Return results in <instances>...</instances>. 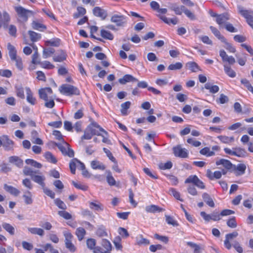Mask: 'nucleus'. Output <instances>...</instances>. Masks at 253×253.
Listing matches in <instances>:
<instances>
[{"instance_id": "20e7f679", "label": "nucleus", "mask_w": 253, "mask_h": 253, "mask_svg": "<svg viewBox=\"0 0 253 253\" xmlns=\"http://www.w3.org/2000/svg\"><path fill=\"white\" fill-rule=\"evenodd\" d=\"M55 145L64 156H68L70 158L74 157V151L71 148L70 145L68 143L63 141V143H55Z\"/></svg>"}, {"instance_id": "a211bd4d", "label": "nucleus", "mask_w": 253, "mask_h": 253, "mask_svg": "<svg viewBox=\"0 0 253 253\" xmlns=\"http://www.w3.org/2000/svg\"><path fill=\"white\" fill-rule=\"evenodd\" d=\"M9 20V15L6 11H4L2 15L0 12V28L6 26Z\"/></svg>"}, {"instance_id": "c756f323", "label": "nucleus", "mask_w": 253, "mask_h": 253, "mask_svg": "<svg viewBox=\"0 0 253 253\" xmlns=\"http://www.w3.org/2000/svg\"><path fill=\"white\" fill-rule=\"evenodd\" d=\"M26 91L27 94V100L31 105H35L36 100L35 98L33 97V93L29 87L26 88Z\"/></svg>"}, {"instance_id": "393cba45", "label": "nucleus", "mask_w": 253, "mask_h": 253, "mask_svg": "<svg viewBox=\"0 0 253 253\" xmlns=\"http://www.w3.org/2000/svg\"><path fill=\"white\" fill-rule=\"evenodd\" d=\"M202 198L208 206L211 208H213L214 207V203L209 194L204 193L202 195Z\"/></svg>"}, {"instance_id": "a878e982", "label": "nucleus", "mask_w": 253, "mask_h": 253, "mask_svg": "<svg viewBox=\"0 0 253 253\" xmlns=\"http://www.w3.org/2000/svg\"><path fill=\"white\" fill-rule=\"evenodd\" d=\"M237 8L239 13L244 17H245L247 21L249 20L250 17H252V16L250 14L249 11L245 9L244 7L241 5H238L237 6Z\"/></svg>"}, {"instance_id": "6e6552de", "label": "nucleus", "mask_w": 253, "mask_h": 253, "mask_svg": "<svg viewBox=\"0 0 253 253\" xmlns=\"http://www.w3.org/2000/svg\"><path fill=\"white\" fill-rule=\"evenodd\" d=\"M246 166L244 164H239L237 166L233 165L232 170L236 176H240L245 173Z\"/></svg>"}, {"instance_id": "6e6d98bb", "label": "nucleus", "mask_w": 253, "mask_h": 253, "mask_svg": "<svg viewBox=\"0 0 253 253\" xmlns=\"http://www.w3.org/2000/svg\"><path fill=\"white\" fill-rule=\"evenodd\" d=\"M187 245L194 249V253H201V248L198 245L190 242H188Z\"/></svg>"}, {"instance_id": "39448f33", "label": "nucleus", "mask_w": 253, "mask_h": 253, "mask_svg": "<svg viewBox=\"0 0 253 253\" xmlns=\"http://www.w3.org/2000/svg\"><path fill=\"white\" fill-rule=\"evenodd\" d=\"M185 183H193L198 188L204 189L205 188L204 183L196 175H190L185 181Z\"/></svg>"}, {"instance_id": "f257e3e1", "label": "nucleus", "mask_w": 253, "mask_h": 253, "mask_svg": "<svg viewBox=\"0 0 253 253\" xmlns=\"http://www.w3.org/2000/svg\"><path fill=\"white\" fill-rule=\"evenodd\" d=\"M100 131L103 132L106 135L107 132L95 122L91 123L85 129L82 139H90L93 135H101Z\"/></svg>"}, {"instance_id": "de8ad7c7", "label": "nucleus", "mask_w": 253, "mask_h": 253, "mask_svg": "<svg viewBox=\"0 0 253 253\" xmlns=\"http://www.w3.org/2000/svg\"><path fill=\"white\" fill-rule=\"evenodd\" d=\"M107 182L110 186H114L116 185V180L112 175L110 171H107V175L106 176Z\"/></svg>"}, {"instance_id": "864d4df0", "label": "nucleus", "mask_w": 253, "mask_h": 253, "mask_svg": "<svg viewBox=\"0 0 253 253\" xmlns=\"http://www.w3.org/2000/svg\"><path fill=\"white\" fill-rule=\"evenodd\" d=\"M78 160L77 159H73L70 162L69 164V167L71 170V172L73 174H75L76 172V165L78 164Z\"/></svg>"}, {"instance_id": "aec40b11", "label": "nucleus", "mask_w": 253, "mask_h": 253, "mask_svg": "<svg viewBox=\"0 0 253 253\" xmlns=\"http://www.w3.org/2000/svg\"><path fill=\"white\" fill-rule=\"evenodd\" d=\"M3 188L6 191L15 196H17L20 193L19 190L12 186L8 185L6 184H4Z\"/></svg>"}, {"instance_id": "ddd939ff", "label": "nucleus", "mask_w": 253, "mask_h": 253, "mask_svg": "<svg viewBox=\"0 0 253 253\" xmlns=\"http://www.w3.org/2000/svg\"><path fill=\"white\" fill-rule=\"evenodd\" d=\"M230 19V15L227 13H224L221 14L217 15L216 18V23L221 27L222 25H225L226 23H227V21Z\"/></svg>"}, {"instance_id": "c9c22d12", "label": "nucleus", "mask_w": 253, "mask_h": 253, "mask_svg": "<svg viewBox=\"0 0 253 253\" xmlns=\"http://www.w3.org/2000/svg\"><path fill=\"white\" fill-rule=\"evenodd\" d=\"M23 172L24 175L27 176H30L32 178L35 174L39 173V171H34L31 168L28 167H25L23 170Z\"/></svg>"}, {"instance_id": "0eeeda50", "label": "nucleus", "mask_w": 253, "mask_h": 253, "mask_svg": "<svg viewBox=\"0 0 253 253\" xmlns=\"http://www.w3.org/2000/svg\"><path fill=\"white\" fill-rule=\"evenodd\" d=\"M174 155L176 157L185 158L188 157V152L186 149L182 148L180 145L173 148Z\"/></svg>"}, {"instance_id": "c85d7f7f", "label": "nucleus", "mask_w": 253, "mask_h": 253, "mask_svg": "<svg viewBox=\"0 0 253 253\" xmlns=\"http://www.w3.org/2000/svg\"><path fill=\"white\" fill-rule=\"evenodd\" d=\"M31 24L33 29L34 30L43 31L46 29V27L44 25L37 21H33Z\"/></svg>"}, {"instance_id": "473e14b6", "label": "nucleus", "mask_w": 253, "mask_h": 253, "mask_svg": "<svg viewBox=\"0 0 253 253\" xmlns=\"http://www.w3.org/2000/svg\"><path fill=\"white\" fill-rule=\"evenodd\" d=\"M217 138L225 144H229L234 141V136L228 137L225 135H220L217 137Z\"/></svg>"}, {"instance_id": "4c0bfd02", "label": "nucleus", "mask_w": 253, "mask_h": 253, "mask_svg": "<svg viewBox=\"0 0 253 253\" xmlns=\"http://www.w3.org/2000/svg\"><path fill=\"white\" fill-rule=\"evenodd\" d=\"M28 34L29 35L31 40L33 42H37L41 38V34L36 33L34 31H29Z\"/></svg>"}, {"instance_id": "a18cd8bd", "label": "nucleus", "mask_w": 253, "mask_h": 253, "mask_svg": "<svg viewBox=\"0 0 253 253\" xmlns=\"http://www.w3.org/2000/svg\"><path fill=\"white\" fill-rule=\"evenodd\" d=\"M136 244L138 245H148L150 244V241L148 239L144 238L142 235H140L136 238Z\"/></svg>"}, {"instance_id": "c03bdc74", "label": "nucleus", "mask_w": 253, "mask_h": 253, "mask_svg": "<svg viewBox=\"0 0 253 253\" xmlns=\"http://www.w3.org/2000/svg\"><path fill=\"white\" fill-rule=\"evenodd\" d=\"M54 49L51 47L44 49L43 50L42 56L44 59H46L50 56L51 54L54 53Z\"/></svg>"}, {"instance_id": "052dcab7", "label": "nucleus", "mask_w": 253, "mask_h": 253, "mask_svg": "<svg viewBox=\"0 0 253 253\" xmlns=\"http://www.w3.org/2000/svg\"><path fill=\"white\" fill-rule=\"evenodd\" d=\"M172 164L170 161L167 162L166 163H160L159 167L161 169H169L172 168Z\"/></svg>"}, {"instance_id": "ea45409f", "label": "nucleus", "mask_w": 253, "mask_h": 253, "mask_svg": "<svg viewBox=\"0 0 253 253\" xmlns=\"http://www.w3.org/2000/svg\"><path fill=\"white\" fill-rule=\"evenodd\" d=\"M91 166V168L94 169H99L104 170L105 169V166L104 165L97 161H92Z\"/></svg>"}, {"instance_id": "2f4dec72", "label": "nucleus", "mask_w": 253, "mask_h": 253, "mask_svg": "<svg viewBox=\"0 0 253 253\" xmlns=\"http://www.w3.org/2000/svg\"><path fill=\"white\" fill-rule=\"evenodd\" d=\"M59 52V55L54 56L53 58V61L55 62H61L66 59L67 55L63 50H61Z\"/></svg>"}, {"instance_id": "4468645a", "label": "nucleus", "mask_w": 253, "mask_h": 253, "mask_svg": "<svg viewBox=\"0 0 253 253\" xmlns=\"http://www.w3.org/2000/svg\"><path fill=\"white\" fill-rule=\"evenodd\" d=\"M93 13L95 16L99 17L103 20L105 19L107 15V12L104 9L98 6L95 7L93 9Z\"/></svg>"}, {"instance_id": "e433bc0d", "label": "nucleus", "mask_w": 253, "mask_h": 253, "mask_svg": "<svg viewBox=\"0 0 253 253\" xmlns=\"http://www.w3.org/2000/svg\"><path fill=\"white\" fill-rule=\"evenodd\" d=\"M186 67L193 72H196L200 70L198 64L194 62H189L186 64Z\"/></svg>"}, {"instance_id": "72a5a7b5", "label": "nucleus", "mask_w": 253, "mask_h": 253, "mask_svg": "<svg viewBox=\"0 0 253 253\" xmlns=\"http://www.w3.org/2000/svg\"><path fill=\"white\" fill-rule=\"evenodd\" d=\"M131 102L130 101H126L121 104V112L123 115L126 116L127 115V109L130 108Z\"/></svg>"}, {"instance_id": "680f3d73", "label": "nucleus", "mask_w": 253, "mask_h": 253, "mask_svg": "<svg viewBox=\"0 0 253 253\" xmlns=\"http://www.w3.org/2000/svg\"><path fill=\"white\" fill-rule=\"evenodd\" d=\"M169 193L171 195H172L177 200H178L180 201H183V200L180 198V193L178 191H176L175 189H170L169 190Z\"/></svg>"}, {"instance_id": "4be33fe9", "label": "nucleus", "mask_w": 253, "mask_h": 253, "mask_svg": "<svg viewBox=\"0 0 253 253\" xmlns=\"http://www.w3.org/2000/svg\"><path fill=\"white\" fill-rule=\"evenodd\" d=\"M31 178L34 182L41 185L42 188L45 186L44 182L45 178L44 176L36 175V174H35Z\"/></svg>"}, {"instance_id": "37998d69", "label": "nucleus", "mask_w": 253, "mask_h": 253, "mask_svg": "<svg viewBox=\"0 0 253 253\" xmlns=\"http://www.w3.org/2000/svg\"><path fill=\"white\" fill-rule=\"evenodd\" d=\"M100 34L102 38L104 39L112 40L114 38L113 34H112L109 31L101 30L100 31Z\"/></svg>"}, {"instance_id": "1a4fd4ad", "label": "nucleus", "mask_w": 253, "mask_h": 253, "mask_svg": "<svg viewBox=\"0 0 253 253\" xmlns=\"http://www.w3.org/2000/svg\"><path fill=\"white\" fill-rule=\"evenodd\" d=\"M238 235V233L236 231H234L231 233H229L226 235L225 239L224 241V244L225 247L228 249L230 250L232 247V245L230 241L233 239L237 237Z\"/></svg>"}, {"instance_id": "412c9836", "label": "nucleus", "mask_w": 253, "mask_h": 253, "mask_svg": "<svg viewBox=\"0 0 253 253\" xmlns=\"http://www.w3.org/2000/svg\"><path fill=\"white\" fill-rule=\"evenodd\" d=\"M9 162L14 164L18 168L22 167L23 165V160L17 156H11L9 158Z\"/></svg>"}, {"instance_id": "b1692460", "label": "nucleus", "mask_w": 253, "mask_h": 253, "mask_svg": "<svg viewBox=\"0 0 253 253\" xmlns=\"http://www.w3.org/2000/svg\"><path fill=\"white\" fill-rule=\"evenodd\" d=\"M7 48L9 51V57L12 61L18 57L17 56L16 50L13 45L9 43L7 45Z\"/></svg>"}, {"instance_id": "9b49d317", "label": "nucleus", "mask_w": 253, "mask_h": 253, "mask_svg": "<svg viewBox=\"0 0 253 253\" xmlns=\"http://www.w3.org/2000/svg\"><path fill=\"white\" fill-rule=\"evenodd\" d=\"M219 55L223 62H228L230 65H233L236 62L235 58L233 56H228L223 49L219 51Z\"/></svg>"}, {"instance_id": "5fc2aeb1", "label": "nucleus", "mask_w": 253, "mask_h": 253, "mask_svg": "<svg viewBox=\"0 0 253 253\" xmlns=\"http://www.w3.org/2000/svg\"><path fill=\"white\" fill-rule=\"evenodd\" d=\"M96 235L100 237L107 236V233L105 228L103 226L98 228L96 231Z\"/></svg>"}, {"instance_id": "f3484780", "label": "nucleus", "mask_w": 253, "mask_h": 253, "mask_svg": "<svg viewBox=\"0 0 253 253\" xmlns=\"http://www.w3.org/2000/svg\"><path fill=\"white\" fill-rule=\"evenodd\" d=\"M119 82L121 84H125L127 82H136L138 80L132 75L126 74L122 78L119 80Z\"/></svg>"}, {"instance_id": "79ce46f5", "label": "nucleus", "mask_w": 253, "mask_h": 253, "mask_svg": "<svg viewBox=\"0 0 253 253\" xmlns=\"http://www.w3.org/2000/svg\"><path fill=\"white\" fill-rule=\"evenodd\" d=\"M160 18L165 23L169 24L170 23H172L173 25H176L177 23V18H170L169 19L167 18L165 16H159Z\"/></svg>"}, {"instance_id": "6ab92c4d", "label": "nucleus", "mask_w": 253, "mask_h": 253, "mask_svg": "<svg viewBox=\"0 0 253 253\" xmlns=\"http://www.w3.org/2000/svg\"><path fill=\"white\" fill-rule=\"evenodd\" d=\"M217 166L222 165L225 168L227 169H232L233 168V164L229 160L221 159L216 162Z\"/></svg>"}, {"instance_id": "49530a36", "label": "nucleus", "mask_w": 253, "mask_h": 253, "mask_svg": "<svg viewBox=\"0 0 253 253\" xmlns=\"http://www.w3.org/2000/svg\"><path fill=\"white\" fill-rule=\"evenodd\" d=\"M45 159L49 162L56 164L57 162L56 158L50 152H47L44 154Z\"/></svg>"}, {"instance_id": "bb28decb", "label": "nucleus", "mask_w": 253, "mask_h": 253, "mask_svg": "<svg viewBox=\"0 0 253 253\" xmlns=\"http://www.w3.org/2000/svg\"><path fill=\"white\" fill-rule=\"evenodd\" d=\"M2 227L10 235H14L15 231V228L12 225H11L9 223L6 222H3L2 223Z\"/></svg>"}, {"instance_id": "dca6fc26", "label": "nucleus", "mask_w": 253, "mask_h": 253, "mask_svg": "<svg viewBox=\"0 0 253 253\" xmlns=\"http://www.w3.org/2000/svg\"><path fill=\"white\" fill-rule=\"evenodd\" d=\"M165 209L157 205H151L145 207V211L149 213L160 212L165 211Z\"/></svg>"}, {"instance_id": "5701e85b", "label": "nucleus", "mask_w": 253, "mask_h": 253, "mask_svg": "<svg viewBox=\"0 0 253 253\" xmlns=\"http://www.w3.org/2000/svg\"><path fill=\"white\" fill-rule=\"evenodd\" d=\"M27 229L28 231L32 234L38 235L41 237L43 236L44 234L43 229L41 228L28 227Z\"/></svg>"}, {"instance_id": "9d476101", "label": "nucleus", "mask_w": 253, "mask_h": 253, "mask_svg": "<svg viewBox=\"0 0 253 253\" xmlns=\"http://www.w3.org/2000/svg\"><path fill=\"white\" fill-rule=\"evenodd\" d=\"M39 93L41 99L47 101L49 96H51L50 95L52 94V90L50 87H46L40 89Z\"/></svg>"}, {"instance_id": "e2e57ef3", "label": "nucleus", "mask_w": 253, "mask_h": 253, "mask_svg": "<svg viewBox=\"0 0 253 253\" xmlns=\"http://www.w3.org/2000/svg\"><path fill=\"white\" fill-rule=\"evenodd\" d=\"M58 214L65 219H70L72 218V215L68 212L65 211H58Z\"/></svg>"}, {"instance_id": "69168bd1", "label": "nucleus", "mask_w": 253, "mask_h": 253, "mask_svg": "<svg viewBox=\"0 0 253 253\" xmlns=\"http://www.w3.org/2000/svg\"><path fill=\"white\" fill-rule=\"evenodd\" d=\"M101 245L106 251H110L112 249L111 244L109 241L106 239H102Z\"/></svg>"}, {"instance_id": "f8f14e48", "label": "nucleus", "mask_w": 253, "mask_h": 253, "mask_svg": "<svg viewBox=\"0 0 253 253\" xmlns=\"http://www.w3.org/2000/svg\"><path fill=\"white\" fill-rule=\"evenodd\" d=\"M111 22L116 24L118 26H122L126 23V17L124 15L115 14L111 18Z\"/></svg>"}, {"instance_id": "f704fd0d", "label": "nucleus", "mask_w": 253, "mask_h": 253, "mask_svg": "<svg viewBox=\"0 0 253 253\" xmlns=\"http://www.w3.org/2000/svg\"><path fill=\"white\" fill-rule=\"evenodd\" d=\"M224 70L225 73L231 78H234L236 76V72L231 68L230 66L226 64L224 65Z\"/></svg>"}, {"instance_id": "4d7b16f0", "label": "nucleus", "mask_w": 253, "mask_h": 253, "mask_svg": "<svg viewBox=\"0 0 253 253\" xmlns=\"http://www.w3.org/2000/svg\"><path fill=\"white\" fill-rule=\"evenodd\" d=\"M25 162L27 164L30 165L35 168H41L42 167V165L41 164H40L32 159H27L26 160Z\"/></svg>"}, {"instance_id": "603ef678", "label": "nucleus", "mask_w": 253, "mask_h": 253, "mask_svg": "<svg viewBox=\"0 0 253 253\" xmlns=\"http://www.w3.org/2000/svg\"><path fill=\"white\" fill-rule=\"evenodd\" d=\"M89 207L91 209L96 211H102L103 210L102 206L100 204H96L93 202H90Z\"/></svg>"}, {"instance_id": "cd10ccee", "label": "nucleus", "mask_w": 253, "mask_h": 253, "mask_svg": "<svg viewBox=\"0 0 253 253\" xmlns=\"http://www.w3.org/2000/svg\"><path fill=\"white\" fill-rule=\"evenodd\" d=\"M210 28L213 33V34L219 40H220L221 42H225V38L224 36L221 35L220 32L215 27H214L212 26L210 27Z\"/></svg>"}, {"instance_id": "f03ea898", "label": "nucleus", "mask_w": 253, "mask_h": 253, "mask_svg": "<svg viewBox=\"0 0 253 253\" xmlns=\"http://www.w3.org/2000/svg\"><path fill=\"white\" fill-rule=\"evenodd\" d=\"M15 10L18 15V21L22 23L26 22L29 17L34 14L32 11L26 9L21 6L15 7Z\"/></svg>"}, {"instance_id": "0e129e2a", "label": "nucleus", "mask_w": 253, "mask_h": 253, "mask_svg": "<svg viewBox=\"0 0 253 253\" xmlns=\"http://www.w3.org/2000/svg\"><path fill=\"white\" fill-rule=\"evenodd\" d=\"M23 197L24 198L25 202L26 204H31L32 203L33 200L31 198L32 195L30 192H27Z\"/></svg>"}, {"instance_id": "2eb2a0df", "label": "nucleus", "mask_w": 253, "mask_h": 253, "mask_svg": "<svg viewBox=\"0 0 253 253\" xmlns=\"http://www.w3.org/2000/svg\"><path fill=\"white\" fill-rule=\"evenodd\" d=\"M169 8L173 11L176 15H181L184 10L185 6L183 5L179 6L175 3H169Z\"/></svg>"}, {"instance_id": "13d9d810", "label": "nucleus", "mask_w": 253, "mask_h": 253, "mask_svg": "<svg viewBox=\"0 0 253 253\" xmlns=\"http://www.w3.org/2000/svg\"><path fill=\"white\" fill-rule=\"evenodd\" d=\"M241 83L243 84L250 91L252 92L253 90V86H252L250 82L246 79H242Z\"/></svg>"}, {"instance_id": "a19ab883", "label": "nucleus", "mask_w": 253, "mask_h": 253, "mask_svg": "<svg viewBox=\"0 0 253 253\" xmlns=\"http://www.w3.org/2000/svg\"><path fill=\"white\" fill-rule=\"evenodd\" d=\"M235 152V156L239 157H244L246 156L247 152L245 149L240 147L233 148Z\"/></svg>"}, {"instance_id": "58836bf2", "label": "nucleus", "mask_w": 253, "mask_h": 253, "mask_svg": "<svg viewBox=\"0 0 253 253\" xmlns=\"http://www.w3.org/2000/svg\"><path fill=\"white\" fill-rule=\"evenodd\" d=\"M85 233V230L82 227H79L76 229V235L78 237L79 241H81L84 239Z\"/></svg>"}, {"instance_id": "774afa93", "label": "nucleus", "mask_w": 253, "mask_h": 253, "mask_svg": "<svg viewBox=\"0 0 253 253\" xmlns=\"http://www.w3.org/2000/svg\"><path fill=\"white\" fill-rule=\"evenodd\" d=\"M12 61L15 62V65L19 70L23 69L22 61L20 57L18 56Z\"/></svg>"}, {"instance_id": "338daca9", "label": "nucleus", "mask_w": 253, "mask_h": 253, "mask_svg": "<svg viewBox=\"0 0 253 253\" xmlns=\"http://www.w3.org/2000/svg\"><path fill=\"white\" fill-rule=\"evenodd\" d=\"M227 225L228 227L230 228H236L237 226V224L236 221L235 217H233L229 219L227 221Z\"/></svg>"}, {"instance_id": "3c124183", "label": "nucleus", "mask_w": 253, "mask_h": 253, "mask_svg": "<svg viewBox=\"0 0 253 253\" xmlns=\"http://www.w3.org/2000/svg\"><path fill=\"white\" fill-rule=\"evenodd\" d=\"M183 67V65L180 62H176L175 64H170L168 69L169 70H180Z\"/></svg>"}, {"instance_id": "8fccbe9b", "label": "nucleus", "mask_w": 253, "mask_h": 253, "mask_svg": "<svg viewBox=\"0 0 253 253\" xmlns=\"http://www.w3.org/2000/svg\"><path fill=\"white\" fill-rule=\"evenodd\" d=\"M200 153L203 155H206L207 156H212L214 155L213 151H211L210 148L208 147H205L201 149Z\"/></svg>"}, {"instance_id": "423d86ee", "label": "nucleus", "mask_w": 253, "mask_h": 253, "mask_svg": "<svg viewBox=\"0 0 253 253\" xmlns=\"http://www.w3.org/2000/svg\"><path fill=\"white\" fill-rule=\"evenodd\" d=\"M2 147L4 149L7 151H10L13 150L14 142L10 139L7 135H3Z\"/></svg>"}, {"instance_id": "7ed1b4c3", "label": "nucleus", "mask_w": 253, "mask_h": 253, "mask_svg": "<svg viewBox=\"0 0 253 253\" xmlns=\"http://www.w3.org/2000/svg\"><path fill=\"white\" fill-rule=\"evenodd\" d=\"M61 93L68 96L79 95L80 90L76 86L68 84H63L59 88Z\"/></svg>"}, {"instance_id": "bf43d9fd", "label": "nucleus", "mask_w": 253, "mask_h": 253, "mask_svg": "<svg viewBox=\"0 0 253 253\" xmlns=\"http://www.w3.org/2000/svg\"><path fill=\"white\" fill-rule=\"evenodd\" d=\"M55 204L59 208L62 210H66L67 209V206L65 204L61 201L60 199L57 198L54 200Z\"/></svg>"}, {"instance_id": "7c9ffc66", "label": "nucleus", "mask_w": 253, "mask_h": 253, "mask_svg": "<svg viewBox=\"0 0 253 253\" xmlns=\"http://www.w3.org/2000/svg\"><path fill=\"white\" fill-rule=\"evenodd\" d=\"M204 88L209 90L210 92L211 93H215L219 90V88L217 85H211L209 83H206L205 84Z\"/></svg>"}, {"instance_id": "09e8293b", "label": "nucleus", "mask_w": 253, "mask_h": 253, "mask_svg": "<svg viewBox=\"0 0 253 253\" xmlns=\"http://www.w3.org/2000/svg\"><path fill=\"white\" fill-rule=\"evenodd\" d=\"M165 217H166V222H167L168 224H169V225H171L174 227L178 226V223L174 219L173 217H172L169 215H166Z\"/></svg>"}]
</instances>
